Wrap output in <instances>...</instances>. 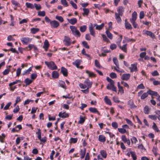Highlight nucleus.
Here are the masks:
<instances>
[{
    "label": "nucleus",
    "instance_id": "nucleus-26",
    "mask_svg": "<svg viewBox=\"0 0 160 160\" xmlns=\"http://www.w3.org/2000/svg\"><path fill=\"white\" fill-rule=\"evenodd\" d=\"M86 73L88 74L89 77H95L96 75L94 73L88 70L86 71Z\"/></svg>",
    "mask_w": 160,
    "mask_h": 160
},
{
    "label": "nucleus",
    "instance_id": "nucleus-24",
    "mask_svg": "<svg viewBox=\"0 0 160 160\" xmlns=\"http://www.w3.org/2000/svg\"><path fill=\"white\" fill-rule=\"evenodd\" d=\"M137 16V13L136 12H134L132 15V18L130 19V21H135Z\"/></svg>",
    "mask_w": 160,
    "mask_h": 160
},
{
    "label": "nucleus",
    "instance_id": "nucleus-32",
    "mask_svg": "<svg viewBox=\"0 0 160 160\" xmlns=\"http://www.w3.org/2000/svg\"><path fill=\"white\" fill-rule=\"evenodd\" d=\"M124 39H125V42H134L136 41L135 39L132 38L130 39L127 37H124Z\"/></svg>",
    "mask_w": 160,
    "mask_h": 160
},
{
    "label": "nucleus",
    "instance_id": "nucleus-15",
    "mask_svg": "<svg viewBox=\"0 0 160 160\" xmlns=\"http://www.w3.org/2000/svg\"><path fill=\"white\" fill-rule=\"evenodd\" d=\"M124 11V8L122 6L119 7L117 8V11L120 16H122Z\"/></svg>",
    "mask_w": 160,
    "mask_h": 160
},
{
    "label": "nucleus",
    "instance_id": "nucleus-42",
    "mask_svg": "<svg viewBox=\"0 0 160 160\" xmlns=\"http://www.w3.org/2000/svg\"><path fill=\"white\" fill-rule=\"evenodd\" d=\"M100 152L103 157L106 158L107 157V153L104 150H101Z\"/></svg>",
    "mask_w": 160,
    "mask_h": 160
},
{
    "label": "nucleus",
    "instance_id": "nucleus-64",
    "mask_svg": "<svg viewBox=\"0 0 160 160\" xmlns=\"http://www.w3.org/2000/svg\"><path fill=\"white\" fill-rule=\"evenodd\" d=\"M37 77V74L35 73H32L31 76V78L32 79H35Z\"/></svg>",
    "mask_w": 160,
    "mask_h": 160
},
{
    "label": "nucleus",
    "instance_id": "nucleus-44",
    "mask_svg": "<svg viewBox=\"0 0 160 160\" xmlns=\"http://www.w3.org/2000/svg\"><path fill=\"white\" fill-rule=\"evenodd\" d=\"M153 126H152L153 129L156 132H158L159 131V130L155 122H153Z\"/></svg>",
    "mask_w": 160,
    "mask_h": 160
},
{
    "label": "nucleus",
    "instance_id": "nucleus-1",
    "mask_svg": "<svg viewBox=\"0 0 160 160\" xmlns=\"http://www.w3.org/2000/svg\"><path fill=\"white\" fill-rule=\"evenodd\" d=\"M45 63L48 67L52 70H56L57 69V66L53 61H51L50 62L45 61Z\"/></svg>",
    "mask_w": 160,
    "mask_h": 160
},
{
    "label": "nucleus",
    "instance_id": "nucleus-27",
    "mask_svg": "<svg viewBox=\"0 0 160 160\" xmlns=\"http://www.w3.org/2000/svg\"><path fill=\"white\" fill-rule=\"evenodd\" d=\"M89 110L91 112L93 113H97L98 114H99L98 111L97 110V109L95 108L91 107L89 108Z\"/></svg>",
    "mask_w": 160,
    "mask_h": 160
},
{
    "label": "nucleus",
    "instance_id": "nucleus-10",
    "mask_svg": "<svg viewBox=\"0 0 160 160\" xmlns=\"http://www.w3.org/2000/svg\"><path fill=\"white\" fill-rule=\"evenodd\" d=\"M129 69L131 70V72H136L137 70V64H133L131 65V67L129 68Z\"/></svg>",
    "mask_w": 160,
    "mask_h": 160
},
{
    "label": "nucleus",
    "instance_id": "nucleus-34",
    "mask_svg": "<svg viewBox=\"0 0 160 160\" xmlns=\"http://www.w3.org/2000/svg\"><path fill=\"white\" fill-rule=\"evenodd\" d=\"M26 5L28 8H30L32 9H33L34 8V6L32 3L27 2L26 3Z\"/></svg>",
    "mask_w": 160,
    "mask_h": 160
},
{
    "label": "nucleus",
    "instance_id": "nucleus-63",
    "mask_svg": "<svg viewBox=\"0 0 160 160\" xmlns=\"http://www.w3.org/2000/svg\"><path fill=\"white\" fill-rule=\"evenodd\" d=\"M37 108H35L34 107H32V108L31 113L33 114L35 113L36 112Z\"/></svg>",
    "mask_w": 160,
    "mask_h": 160
},
{
    "label": "nucleus",
    "instance_id": "nucleus-22",
    "mask_svg": "<svg viewBox=\"0 0 160 160\" xmlns=\"http://www.w3.org/2000/svg\"><path fill=\"white\" fill-rule=\"evenodd\" d=\"M81 62V60L77 59L74 62H73V64L76 66L77 68H79V65L80 64Z\"/></svg>",
    "mask_w": 160,
    "mask_h": 160
},
{
    "label": "nucleus",
    "instance_id": "nucleus-28",
    "mask_svg": "<svg viewBox=\"0 0 160 160\" xmlns=\"http://www.w3.org/2000/svg\"><path fill=\"white\" fill-rule=\"evenodd\" d=\"M113 61L114 63L117 66V68H119V65L118 64V61L117 58H113Z\"/></svg>",
    "mask_w": 160,
    "mask_h": 160
},
{
    "label": "nucleus",
    "instance_id": "nucleus-30",
    "mask_svg": "<svg viewBox=\"0 0 160 160\" xmlns=\"http://www.w3.org/2000/svg\"><path fill=\"white\" fill-rule=\"evenodd\" d=\"M130 153L131 155V156L133 160H136L137 157L135 152L133 151H130Z\"/></svg>",
    "mask_w": 160,
    "mask_h": 160
},
{
    "label": "nucleus",
    "instance_id": "nucleus-25",
    "mask_svg": "<svg viewBox=\"0 0 160 160\" xmlns=\"http://www.w3.org/2000/svg\"><path fill=\"white\" fill-rule=\"evenodd\" d=\"M125 26L127 29H131L132 28L131 25L126 20H125Z\"/></svg>",
    "mask_w": 160,
    "mask_h": 160
},
{
    "label": "nucleus",
    "instance_id": "nucleus-61",
    "mask_svg": "<svg viewBox=\"0 0 160 160\" xmlns=\"http://www.w3.org/2000/svg\"><path fill=\"white\" fill-rule=\"evenodd\" d=\"M112 127L115 128H116L118 127V124L116 122H113L112 123Z\"/></svg>",
    "mask_w": 160,
    "mask_h": 160
},
{
    "label": "nucleus",
    "instance_id": "nucleus-8",
    "mask_svg": "<svg viewBox=\"0 0 160 160\" xmlns=\"http://www.w3.org/2000/svg\"><path fill=\"white\" fill-rule=\"evenodd\" d=\"M89 29L90 34L94 37L95 36V32L93 29L92 25L91 23H90L89 26Z\"/></svg>",
    "mask_w": 160,
    "mask_h": 160
},
{
    "label": "nucleus",
    "instance_id": "nucleus-54",
    "mask_svg": "<svg viewBox=\"0 0 160 160\" xmlns=\"http://www.w3.org/2000/svg\"><path fill=\"white\" fill-rule=\"evenodd\" d=\"M78 141V139L76 138H70V143H76Z\"/></svg>",
    "mask_w": 160,
    "mask_h": 160
},
{
    "label": "nucleus",
    "instance_id": "nucleus-36",
    "mask_svg": "<svg viewBox=\"0 0 160 160\" xmlns=\"http://www.w3.org/2000/svg\"><path fill=\"white\" fill-rule=\"evenodd\" d=\"M149 112V108L148 106H146L144 108V112L145 114H148Z\"/></svg>",
    "mask_w": 160,
    "mask_h": 160
},
{
    "label": "nucleus",
    "instance_id": "nucleus-59",
    "mask_svg": "<svg viewBox=\"0 0 160 160\" xmlns=\"http://www.w3.org/2000/svg\"><path fill=\"white\" fill-rule=\"evenodd\" d=\"M125 120L128 124H129L131 126H133V124L130 120L127 118Z\"/></svg>",
    "mask_w": 160,
    "mask_h": 160
},
{
    "label": "nucleus",
    "instance_id": "nucleus-29",
    "mask_svg": "<svg viewBox=\"0 0 160 160\" xmlns=\"http://www.w3.org/2000/svg\"><path fill=\"white\" fill-rule=\"evenodd\" d=\"M39 30V29L38 28H32L31 29V31L32 33L34 34L38 32Z\"/></svg>",
    "mask_w": 160,
    "mask_h": 160
},
{
    "label": "nucleus",
    "instance_id": "nucleus-4",
    "mask_svg": "<svg viewBox=\"0 0 160 160\" xmlns=\"http://www.w3.org/2000/svg\"><path fill=\"white\" fill-rule=\"evenodd\" d=\"M31 39L28 37H24L21 38V40L23 44H27L31 41Z\"/></svg>",
    "mask_w": 160,
    "mask_h": 160
},
{
    "label": "nucleus",
    "instance_id": "nucleus-58",
    "mask_svg": "<svg viewBox=\"0 0 160 160\" xmlns=\"http://www.w3.org/2000/svg\"><path fill=\"white\" fill-rule=\"evenodd\" d=\"M122 140L125 143H126L127 142L128 140V139L125 136V135H122Z\"/></svg>",
    "mask_w": 160,
    "mask_h": 160
},
{
    "label": "nucleus",
    "instance_id": "nucleus-2",
    "mask_svg": "<svg viewBox=\"0 0 160 160\" xmlns=\"http://www.w3.org/2000/svg\"><path fill=\"white\" fill-rule=\"evenodd\" d=\"M70 28L71 29L73 34L77 37H80L81 35L80 33L77 29L76 27L74 26H70Z\"/></svg>",
    "mask_w": 160,
    "mask_h": 160
},
{
    "label": "nucleus",
    "instance_id": "nucleus-18",
    "mask_svg": "<svg viewBox=\"0 0 160 160\" xmlns=\"http://www.w3.org/2000/svg\"><path fill=\"white\" fill-rule=\"evenodd\" d=\"M128 105L129 106L131 109H134L137 107L134 104L133 101H129L128 102Z\"/></svg>",
    "mask_w": 160,
    "mask_h": 160
},
{
    "label": "nucleus",
    "instance_id": "nucleus-50",
    "mask_svg": "<svg viewBox=\"0 0 160 160\" xmlns=\"http://www.w3.org/2000/svg\"><path fill=\"white\" fill-rule=\"evenodd\" d=\"M82 43L83 46L85 48L88 49H89V46L88 45L87 42L86 41H83L82 42Z\"/></svg>",
    "mask_w": 160,
    "mask_h": 160
},
{
    "label": "nucleus",
    "instance_id": "nucleus-53",
    "mask_svg": "<svg viewBox=\"0 0 160 160\" xmlns=\"http://www.w3.org/2000/svg\"><path fill=\"white\" fill-rule=\"evenodd\" d=\"M110 76L112 78H117V75L115 73L112 72L110 74Z\"/></svg>",
    "mask_w": 160,
    "mask_h": 160
},
{
    "label": "nucleus",
    "instance_id": "nucleus-37",
    "mask_svg": "<svg viewBox=\"0 0 160 160\" xmlns=\"http://www.w3.org/2000/svg\"><path fill=\"white\" fill-rule=\"evenodd\" d=\"M106 33L108 37L110 39H112V34L108 30H106Z\"/></svg>",
    "mask_w": 160,
    "mask_h": 160
},
{
    "label": "nucleus",
    "instance_id": "nucleus-40",
    "mask_svg": "<svg viewBox=\"0 0 160 160\" xmlns=\"http://www.w3.org/2000/svg\"><path fill=\"white\" fill-rule=\"evenodd\" d=\"M87 29V26L86 25H83L80 27V30L81 32H84Z\"/></svg>",
    "mask_w": 160,
    "mask_h": 160
},
{
    "label": "nucleus",
    "instance_id": "nucleus-46",
    "mask_svg": "<svg viewBox=\"0 0 160 160\" xmlns=\"http://www.w3.org/2000/svg\"><path fill=\"white\" fill-rule=\"evenodd\" d=\"M38 15L40 16H44L45 15V12L44 11H39L38 12Z\"/></svg>",
    "mask_w": 160,
    "mask_h": 160
},
{
    "label": "nucleus",
    "instance_id": "nucleus-11",
    "mask_svg": "<svg viewBox=\"0 0 160 160\" xmlns=\"http://www.w3.org/2000/svg\"><path fill=\"white\" fill-rule=\"evenodd\" d=\"M58 86L64 89L66 88V85L65 82L62 80H59V81Z\"/></svg>",
    "mask_w": 160,
    "mask_h": 160
},
{
    "label": "nucleus",
    "instance_id": "nucleus-19",
    "mask_svg": "<svg viewBox=\"0 0 160 160\" xmlns=\"http://www.w3.org/2000/svg\"><path fill=\"white\" fill-rule=\"evenodd\" d=\"M61 72L64 76H67L68 75V71L65 68L62 67L61 69Z\"/></svg>",
    "mask_w": 160,
    "mask_h": 160
},
{
    "label": "nucleus",
    "instance_id": "nucleus-56",
    "mask_svg": "<svg viewBox=\"0 0 160 160\" xmlns=\"http://www.w3.org/2000/svg\"><path fill=\"white\" fill-rule=\"evenodd\" d=\"M148 117L152 119L155 120L157 119V117L155 115H149L148 116Z\"/></svg>",
    "mask_w": 160,
    "mask_h": 160
},
{
    "label": "nucleus",
    "instance_id": "nucleus-3",
    "mask_svg": "<svg viewBox=\"0 0 160 160\" xmlns=\"http://www.w3.org/2000/svg\"><path fill=\"white\" fill-rule=\"evenodd\" d=\"M148 93L151 96L152 99L154 98L153 96H155L157 97V99L160 100V96L158 95L157 92L151 90H149L148 91Z\"/></svg>",
    "mask_w": 160,
    "mask_h": 160
},
{
    "label": "nucleus",
    "instance_id": "nucleus-55",
    "mask_svg": "<svg viewBox=\"0 0 160 160\" xmlns=\"http://www.w3.org/2000/svg\"><path fill=\"white\" fill-rule=\"evenodd\" d=\"M34 5L36 9L37 10H39L41 8V7L40 4L34 3Z\"/></svg>",
    "mask_w": 160,
    "mask_h": 160
},
{
    "label": "nucleus",
    "instance_id": "nucleus-48",
    "mask_svg": "<svg viewBox=\"0 0 160 160\" xmlns=\"http://www.w3.org/2000/svg\"><path fill=\"white\" fill-rule=\"evenodd\" d=\"M56 19L59 21L61 22H62L64 21L63 18L60 16H56Z\"/></svg>",
    "mask_w": 160,
    "mask_h": 160
},
{
    "label": "nucleus",
    "instance_id": "nucleus-52",
    "mask_svg": "<svg viewBox=\"0 0 160 160\" xmlns=\"http://www.w3.org/2000/svg\"><path fill=\"white\" fill-rule=\"evenodd\" d=\"M86 152V149L84 148L83 149L81 150L80 154L81 155H84L85 154Z\"/></svg>",
    "mask_w": 160,
    "mask_h": 160
},
{
    "label": "nucleus",
    "instance_id": "nucleus-41",
    "mask_svg": "<svg viewBox=\"0 0 160 160\" xmlns=\"http://www.w3.org/2000/svg\"><path fill=\"white\" fill-rule=\"evenodd\" d=\"M104 23H102L100 25H98L96 27V29L98 30H100L102 29L104 26Z\"/></svg>",
    "mask_w": 160,
    "mask_h": 160
},
{
    "label": "nucleus",
    "instance_id": "nucleus-6",
    "mask_svg": "<svg viewBox=\"0 0 160 160\" xmlns=\"http://www.w3.org/2000/svg\"><path fill=\"white\" fill-rule=\"evenodd\" d=\"M50 24L52 27L56 28H57L59 25V23L57 21L53 20L51 21Z\"/></svg>",
    "mask_w": 160,
    "mask_h": 160
},
{
    "label": "nucleus",
    "instance_id": "nucleus-47",
    "mask_svg": "<svg viewBox=\"0 0 160 160\" xmlns=\"http://www.w3.org/2000/svg\"><path fill=\"white\" fill-rule=\"evenodd\" d=\"M61 2L62 4L65 7H67L68 5L67 2L66 0H61Z\"/></svg>",
    "mask_w": 160,
    "mask_h": 160
},
{
    "label": "nucleus",
    "instance_id": "nucleus-49",
    "mask_svg": "<svg viewBox=\"0 0 160 160\" xmlns=\"http://www.w3.org/2000/svg\"><path fill=\"white\" fill-rule=\"evenodd\" d=\"M12 3L15 6L19 7L20 4L18 2L14 0L12 1Z\"/></svg>",
    "mask_w": 160,
    "mask_h": 160
},
{
    "label": "nucleus",
    "instance_id": "nucleus-12",
    "mask_svg": "<svg viewBox=\"0 0 160 160\" xmlns=\"http://www.w3.org/2000/svg\"><path fill=\"white\" fill-rule=\"evenodd\" d=\"M58 116L62 118H68L69 117V114L68 113H66L65 112H60L59 113Z\"/></svg>",
    "mask_w": 160,
    "mask_h": 160
},
{
    "label": "nucleus",
    "instance_id": "nucleus-17",
    "mask_svg": "<svg viewBox=\"0 0 160 160\" xmlns=\"http://www.w3.org/2000/svg\"><path fill=\"white\" fill-rule=\"evenodd\" d=\"M68 22L71 24L74 25L77 22V20L76 18H73L71 19H67Z\"/></svg>",
    "mask_w": 160,
    "mask_h": 160
},
{
    "label": "nucleus",
    "instance_id": "nucleus-33",
    "mask_svg": "<svg viewBox=\"0 0 160 160\" xmlns=\"http://www.w3.org/2000/svg\"><path fill=\"white\" fill-rule=\"evenodd\" d=\"M118 131L122 134H124L127 132L126 129L124 128H118Z\"/></svg>",
    "mask_w": 160,
    "mask_h": 160
},
{
    "label": "nucleus",
    "instance_id": "nucleus-7",
    "mask_svg": "<svg viewBox=\"0 0 160 160\" xmlns=\"http://www.w3.org/2000/svg\"><path fill=\"white\" fill-rule=\"evenodd\" d=\"M84 83L87 86V87L88 88H90L91 87L92 82L88 78H87L84 81Z\"/></svg>",
    "mask_w": 160,
    "mask_h": 160
},
{
    "label": "nucleus",
    "instance_id": "nucleus-51",
    "mask_svg": "<svg viewBox=\"0 0 160 160\" xmlns=\"http://www.w3.org/2000/svg\"><path fill=\"white\" fill-rule=\"evenodd\" d=\"M85 120V119L84 118H83L81 116H80V120L78 122L81 124H82L84 122Z\"/></svg>",
    "mask_w": 160,
    "mask_h": 160
},
{
    "label": "nucleus",
    "instance_id": "nucleus-35",
    "mask_svg": "<svg viewBox=\"0 0 160 160\" xmlns=\"http://www.w3.org/2000/svg\"><path fill=\"white\" fill-rule=\"evenodd\" d=\"M38 132L36 133V134H38V139L40 140L41 138V132L40 129L39 128L38 129Z\"/></svg>",
    "mask_w": 160,
    "mask_h": 160
},
{
    "label": "nucleus",
    "instance_id": "nucleus-13",
    "mask_svg": "<svg viewBox=\"0 0 160 160\" xmlns=\"http://www.w3.org/2000/svg\"><path fill=\"white\" fill-rule=\"evenodd\" d=\"M107 88L108 90H112L113 91L116 92L117 88L114 85H112L109 84H108L107 87Z\"/></svg>",
    "mask_w": 160,
    "mask_h": 160
},
{
    "label": "nucleus",
    "instance_id": "nucleus-20",
    "mask_svg": "<svg viewBox=\"0 0 160 160\" xmlns=\"http://www.w3.org/2000/svg\"><path fill=\"white\" fill-rule=\"evenodd\" d=\"M98 141L102 142H104L106 141V137L103 135H100L98 136Z\"/></svg>",
    "mask_w": 160,
    "mask_h": 160
},
{
    "label": "nucleus",
    "instance_id": "nucleus-60",
    "mask_svg": "<svg viewBox=\"0 0 160 160\" xmlns=\"http://www.w3.org/2000/svg\"><path fill=\"white\" fill-rule=\"evenodd\" d=\"M95 66L99 68H100V65L99 62L98 61V60H97L96 59L95 60Z\"/></svg>",
    "mask_w": 160,
    "mask_h": 160
},
{
    "label": "nucleus",
    "instance_id": "nucleus-16",
    "mask_svg": "<svg viewBox=\"0 0 160 160\" xmlns=\"http://www.w3.org/2000/svg\"><path fill=\"white\" fill-rule=\"evenodd\" d=\"M127 44H126L123 45L122 47H121L120 44H118V46L120 48L126 52H127Z\"/></svg>",
    "mask_w": 160,
    "mask_h": 160
},
{
    "label": "nucleus",
    "instance_id": "nucleus-57",
    "mask_svg": "<svg viewBox=\"0 0 160 160\" xmlns=\"http://www.w3.org/2000/svg\"><path fill=\"white\" fill-rule=\"evenodd\" d=\"M70 3L73 8L75 9H77V5L75 3H74L72 1H71L70 2Z\"/></svg>",
    "mask_w": 160,
    "mask_h": 160
},
{
    "label": "nucleus",
    "instance_id": "nucleus-14",
    "mask_svg": "<svg viewBox=\"0 0 160 160\" xmlns=\"http://www.w3.org/2000/svg\"><path fill=\"white\" fill-rule=\"evenodd\" d=\"M130 77L129 74H124L122 75L121 79L123 80L127 81L129 79Z\"/></svg>",
    "mask_w": 160,
    "mask_h": 160
},
{
    "label": "nucleus",
    "instance_id": "nucleus-9",
    "mask_svg": "<svg viewBox=\"0 0 160 160\" xmlns=\"http://www.w3.org/2000/svg\"><path fill=\"white\" fill-rule=\"evenodd\" d=\"M70 38L67 36H65L64 37V42H65V44L66 45L69 46L71 44V42H70Z\"/></svg>",
    "mask_w": 160,
    "mask_h": 160
},
{
    "label": "nucleus",
    "instance_id": "nucleus-5",
    "mask_svg": "<svg viewBox=\"0 0 160 160\" xmlns=\"http://www.w3.org/2000/svg\"><path fill=\"white\" fill-rule=\"evenodd\" d=\"M143 33L144 34L149 36L152 38H155V34L150 31L144 30L143 31Z\"/></svg>",
    "mask_w": 160,
    "mask_h": 160
},
{
    "label": "nucleus",
    "instance_id": "nucleus-62",
    "mask_svg": "<svg viewBox=\"0 0 160 160\" xmlns=\"http://www.w3.org/2000/svg\"><path fill=\"white\" fill-rule=\"evenodd\" d=\"M144 16V13L143 11H141L140 13L139 18L141 19L143 18Z\"/></svg>",
    "mask_w": 160,
    "mask_h": 160
},
{
    "label": "nucleus",
    "instance_id": "nucleus-45",
    "mask_svg": "<svg viewBox=\"0 0 160 160\" xmlns=\"http://www.w3.org/2000/svg\"><path fill=\"white\" fill-rule=\"evenodd\" d=\"M148 94H149L148 93V92H145L143 93L141 96V99H145L148 96Z\"/></svg>",
    "mask_w": 160,
    "mask_h": 160
},
{
    "label": "nucleus",
    "instance_id": "nucleus-31",
    "mask_svg": "<svg viewBox=\"0 0 160 160\" xmlns=\"http://www.w3.org/2000/svg\"><path fill=\"white\" fill-rule=\"evenodd\" d=\"M32 82V80L28 78H27L24 81V82L26 83L27 85H29Z\"/></svg>",
    "mask_w": 160,
    "mask_h": 160
},
{
    "label": "nucleus",
    "instance_id": "nucleus-43",
    "mask_svg": "<svg viewBox=\"0 0 160 160\" xmlns=\"http://www.w3.org/2000/svg\"><path fill=\"white\" fill-rule=\"evenodd\" d=\"M83 10L84 11V13L82 14L83 15H88L89 13V10L88 8H83Z\"/></svg>",
    "mask_w": 160,
    "mask_h": 160
},
{
    "label": "nucleus",
    "instance_id": "nucleus-23",
    "mask_svg": "<svg viewBox=\"0 0 160 160\" xmlns=\"http://www.w3.org/2000/svg\"><path fill=\"white\" fill-rule=\"evenodd\" d=\"M118 87L119 89V92L121 94L124 93V90L122 86H121L119 82H118Z\"/></svg>",
    "mask_w": 160,
    "mask_h": 160
},
{
    "label": "nucleus",
    "instance_id": "nucleus-39",
    "mask_svg": "<svg viewBox=\"0 0 160 160\" xmlns=\"http://www.w3.org/2000/svg\"><path fill=\"white\" fill-rule=\"evenodd\" d=\"M49 46V44L48 40L47 39L45 40L44 42V46L43 47H46L47 48H48Z\"/></svg>",
    "mask_w": 160,
    "mask_h": 160
},
{
    "label": "nucleus",
    "instance_id": "nucleus-21",
    "mask_svg": "<svg viewBox=\"0 0 160 160\" xmlns=\"http://www.w3.org/2000/svg\"><path fill=\"white\" fill-rule=\"evenodd\" d=\"M59 76L58 72L56 71H54L52 73V77L53 78H57Z\"/></svg>",
    "mask_w": 160,
    "mask_h": 160
},
{
    "label": "nucleus",
    "instance_id": "nucleus-38",
    "mask_svg": "<svg viewBox=\"0 0 160 160\" xmlns=\"http://www.w3.org/2000/svg\"><path fill=\"white\" fill-rule=\"evenodd\" d=\"M116 18L117 21V22H121V18L120 17V15L116 12L115 14Z\"/></svg>",
    "mask_w": 160,
    "mask_h": 160
}]
</instances>
